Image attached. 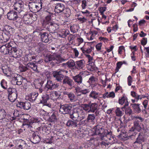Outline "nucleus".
Here are the masks:
<instances>
[{
    "instance_id": "1",
    "label": "nucleus",
    "mask_w": 149,
    "mask_h": 149,
    "mask_svg": "<svg viewBox=\"0 0 149 149\" xmlns=\"http://www.w3.org/2000/svg\"><path fill=\"white\" fill-rule=\"evenodd\" d=\"M41 23L42 27L52 33L56 32L59 28V25L56 23L52 19L42 21Z\"/></svg>"
},
{
    "instance_id": "2",
    "label": "nucleus",
    "mask_w": 149,
    "mask_h": 149,
    "mask_svg": "<svg viewBox=\"0 0 149 149\" xmlns=\"http://www.w3.org/2000/svg\"><path fill=\"white\" fill-rule=\"evenodd\" d=\"M97 104L95 103L91 102L88 104H82L83 109L88 113H94L97 110Z\"/></svg>"
},
{
    "instance_id": "3",
    "label": "nucleus",
    "mask_w": 149,
    "mask_h": 149,
    "mask_svg": "<svg viewBox=\"0 0 149 149\" xmlns=\"http://www.w3.org/2000/svg\"><path fill=\"white\" fill-rule=\"evenodd\" d=\"M17 45L14 42H10L9 43V48L8 54L11 55L13 57H17Z\"/></svg>"
},
{
    "instance_id": "4",
    "label": "nucleus",
    "mask_w": 149,
    "mask_h": 149,
    "mask_svg": "<svg viewBox=\"0 0 149 149\" xmlns=\"http://www.w3.org/2000/svg\"><path fill=\"white\" fill-rule=\"evenodd\" d=\"M65 72L67 73L68 71L64 70H58L53 72V75L56 80L58 81L62 82L65 77Z\"/></svg>"
},
{
    "instance_id": "5",
    "label": "nucleus",
    "mask_w": 149,
    "mask_h": 149,
    "mask_svg": "<svg viewBox=\"0 0 149 149\" xmlns=\"http://www.w3.org/2000/svg\"><path fill=\"white\" fill-rule=\"evenodd\" d=\"M8 94V97L9 100L12 102H14L17 97V92L14 88H9L7 89Z\"/></svg>"
},
{
    "instance_id": "6",
    "label": "nucleus",
    "mask_w": 149,
    "mask_h": 149,
    "mask_svg": "<svg viewBox=\"0 0 149 149\" xmlns=\"http://www.w3.org/2000/svg\"><path fill=\"white\" fill-rule=\"evenodd\" d=\"M60 111L63 114H69L70 113L72 110V106L71 104H65L60 105Z\"/></svg>"
},
{
    "instance_id": "7",
    "label": "nucleus",
    "mask_w": 149,
    "mask_h": 149,
    "mask_svg": "<svg viewBox=\"0 0 149 149\" xmlns=\"http://www.w3.org/2000/svg\"><path fill=\"white\" fill-rule=\"evenodd\" d=\"M59 86L58 84H55L50 80H47V83L44 88L45 92H47L49 90H52L57 88Z\"/></svg>"
},
{
    "instance_id": "8",
    "label": "nucleus",
    "mask_w": 149,
    "mask_h": 149,
    "mask_svg": "<svg viewBox=\"0 0 149 149\" xmlns=\"http://www.w3.org/2000/svg\"><path fill=\"white\" fill-rule=\"evenodd\" d=\"M94 42H88L87 45H85L83 47H81V49L83 53L84 54L90 53L94 48V45L93 44Z\"/></svg>"
},
{
    "instance_id": "9",
    "label": "nucleus",
    "mask_w": 149,
    "mask_h": 149,
    "mask_svg": "<svg viewBox=\"0 0 149 149\" xmlns=\"http://www.w3.org/2000/svg\"><path fill=\"white\" fill-rule=\"evenodd\" d=\"M17 106L24 110H28L31 108V104L28 101L25 102H19L17 103Z\"/></svg>"
},
{
    "instance_id": "10",
    "label": "nucleus",
    "mask_w": 149,
    "mask_h": 149,
    "mask_svg": "<svg viewBox=\"0 0 149 149\" xmlns=\"http://www.w3.org/2000/svg\"><path fill=\"white\" fill-rule=\"evenodd\" d=\"M79 108L76 107L69 114L70 118L74 121H77L79 118Z\"/></svg>"
},
{
    "instance_id": "11",
    "label": "nucleus",
    "mask_w": 149,
    "mask_h": 149,
    "mask_svg": "<svg viewBox=\"0 0 149 149\" xmlns=\"http://www.w3.org/2000/svg\"><path fill=\"white\" fill-rule=\"evenodd\" d=\"M13 7L15 10L17 11L18 13H19L24 9L23 3L22 1L15 2Z\"/></svg>"
},
{
    "instance_id": "12",
    "label": "nucleus",
    "mask_w": 149,
    "mask_h": 149,
    "mask_svg": "<svg viewBox=\"0 0 149 149\" xmlns=\"http://www.w3.org/2000/svg\"><path fill=\"white\" fill-rule=\"evenodd\" d=\"M42 100L40 102L49 107H51V104L49 102V95L45 94L42 96Z\"/></svg>"
},
{
    "instance_id": "13",
    "label": "nucleus",
    "mask_w": 149,
    "mask_h": 149,
    "mask_svg": "<svg viewBox=\"0 0 149 149\" xmlns=\"http://www.w3.org/2000/svg\"><path fill=\"white\" fill-rule=\"evenodd\" d=\"M18 12L14 10L10 11L7 14L8 18L9 20H16L18 17L17 15Z\"/></svg>"
},
{
    "instance_id": "14",
    "label": "nucleus",
    "mask_w": 149,
    "mask_h": 149,
    "mask_svg": "<svg viewBox=\"0 0 149 149\" xmlns=\"http://www.w3.org/2000/svg\"><path fill=\"white\" fill-rule=\"evenodd\" d=\"M62 82L63 85H68L70 87H72L74 85V82L73 80L67 76H65Z\"/></svg>"
},
{
    "instance_id": "15",
    "label": "nucleus",
    "mask_w": 149,
    "mask_h": 149,
    "mask_svg": "<svg viewBox=\"0 0 149 149\" xmlns=\"http://www.w3.org/2000/svg\"><path fill=\"white\" fill-rule=\"evenodd\" d=\"M39 34L40 36L41 40L43 42L47 43L51 40L50 38L49 37V35L48 33L46 32H41Z\"/></svg>"
},
{
    "instance_id": "16",
    "label": "nucleus",
    "mask_w": 149,
    "mask_h": 149,
    "mask_svg": "<svg viewBox=\"0 0 149 149\" xmlns=\"http://www.w3.org/2000/svg\"><path fill=\"white\" fill-rule=\"evenodd\" d=\"M65 8L64 4L62 3H57L56 4L54 11L58 13L63 12Z\"/></svg>"
},
{
    "instance_id": "17",
    "label": "nucleus",
    "mask_w": 149,
    "mask_h": 149,
    "mask_svg": "<svg viewBox=\"0 0 149 149\" xmlns=\"http://www.w3.org/2000/svg\"><path fill=\"white\" fill-rule=\"evenodd\" d=\"M143 135V134L142 133H140L136 138V141L134 143V144H137L136 146H138V144H139L141 146H142V143L145 141V139Z\"/></svg>"
},
{
    "instance_id": "18",
    "label": "nucleus",
    "mask_w": 149,
    "mask_h": 149,
    "mask_svg": "<svg viewBox=\"0 0 149 149\" xmlns=\"http://www.w3.org/2000/svg\"><path fill=\"white\" fill-rule=\"evenodd\" d=\"M134 126H133L130 129L131 131L134 132L135 130H137L139 132L141 129L140 126V123L138 120H135L134 122Z\"/></svg>"
},
{
    "instance_id": "19",
    "label": "nucleus",
    "mask_w": 149,
    "mask_h": 149,
    "mask_svg": "<svg viewBox=\"0 0 149 149\" xmlns=\"http://www.w3.org/2000/svg\"><path fill=\"white\" fill-rule=\"evenodd\" d=\"M63 95H65L66 97H67L72 102L74 101L75 96L73 93L66 91H63Z\"/></svg>"
},
{
    "instance_id": "20",
    "label": "nucleus",
    "mask_w": 149,
    "mask_h": 149,
    "mask_svg": "<svg viewBox=\"0 0 149 149\" xmlns=\"http://www.w3.org/2000/svg\"><path fill=\"white\" fill-rule=\"evenodd\" d=\"M85 61L84 60H81L75 62V68L79 70L82 69L85 66Z\"/></svg>"
},
{
    "instance_id": "21",
    "label": "nucleus",
    "mask_w": 149,
    "mask_h": 149,
    "mask_svg": "<svg viewBox=\"0 0 149 149\" xmlns=\"http://www.w3.org/2000/svg\"><path fill=\"white\" fill-rule=\"evenodd\" d=\"M53 61H56V63L58 64L62 61H65V60L61 58L60 55L56 54V53H54L53 54Z\"/></svg>"
},
{
    "instance_id": "22",
    "label": "nucleus",
    "mask_w": 149,
    "mask_h": 149,
    "mask_svg": "<svg viewBox=\"0 0 149 149\" xmlns=\"http://www.w3.org/2000/svg\"><path fill=\"white\" fill-rule=\"evenodd\" d=\"M38 120L37 119H35L34 121L33 122L31 120L24 119L23 125L25 126L27 128L31 127L32 124L34 122H37Z\"/></svg>"
},
{
    "instance_id": "23",
    "label": "nucleus",
    "mask_w": 149,
    "mask_h": 149,
    "mask_svg": "<svg viewBox=\"0 0 149 149\" xmlns=\"http://www.w3.org/2000/svg\"><path fill=\"white\" fill-rule=\"evenodd\" d=\"M24 22L25 24H30L32 23V19L29 14L24 15L23 17Z\"/></svg>"
},
{
    "instance_id": "24",
    "label": "nucleus",
    "mask_w": 149,
    "mask_h": 149,
    "mask_svg": "<svg viewBox=\"0 0 149 149\" xmlns=\"http://www.w3.org/2000/svg\"><path fill=\"white\" fill-rule=\"evenodd\" d=\"M111 133L109 132L107 129L104 130L103 131V140L107 141L108 140H110Z\"/></svg>"
},
{
    "instance_id": "25",
    "label": "nucleus",
    "mask_w": 149,
    "mask_h": 149,
    "mask_svg": "<svg viewBox=\"0 0 149 149\" xmlns=\"http://www.w3.org/2000/svg\"><path fill=\"white\" fill-rule=\"evenodd\" d=\"M32 142L34 144L38 143L41 139L39 136L36 133H33L32 134V137L31 139Z\"/></svg>"
},
{
    "instance_id": "26",
    "label": "nucleus",
    "mask_w": 149,
    "mask_h": 149,
    "mask_svg": "<svg viewBox=\"0 0 149 149\" xmlns=\"http://www.w3.org/2000/svg\"><path fill=\"white\" fill-rule=\"evenodd\" d=\"M84 109L79 108V116L80 121L85 118L87 115V112Z\"/></svg>"
},
{
    "instance_id": "27",
    "label": "nucleus",
    "mask_w": 149,
    "mask_h": 149,
    "mask_svg": "<svg viewBox=\"0 0 149 149\" xmlns=\"http://www.w3.org/2000/svg\"><path fill=\"white\" fill-rule=\"evenodd\" d=\"M9 48V43L3 45L0 47V52L4 54H8Z\"/></svg>"
},
{
    "instance_id": "28",
    "label": "nucleus",
    "mask_w": 149,
    "mask_h": 149,
    "mask_svg": "<svg viewBox=\"0 0 149 149\" xmlns=\"http://www.w3.org/2000/svg\"><path fill=\"white\" fill-rule=\"evenodd\" d=\"M83 76V75L82 74H79L76 76L73 77V78L75 82H77L78 84H80L82 82Z\"/></svg>"
},
{
    "instance_id": "29",
    "label": "nucleus",
    "mask_w": 149,
    "mask_h": 149,
    "mask_svg": "<svg viewBox=\"0 0 149 149\" xmlns=\"http://www.w3.org/2000/svg\"><path fill=\"white\" fill-rule=\"evenodd\" d=\"M16 20L13 22L14 25L18 28L21 27L23 24V19L22 18L18 17Z\"/></svg>"
},
{
    "instance_id": "30",
    "label": "nucleus",
    "mask_w": 149,
    "mask_h": 149,
    "mask_svg": "<svg viewBox=\"0 0 149 149\" xmlns=\"http://www.w3.org/2000/svg\"><path fill=\"white\" fill-rule=\"evenodd\" d=\"M44 11L47 15L45 17L42 21L47 20L49 19H52L51 16L53 15V13H52V10L49 9H45Z\"/></svg>"
},
{
    "instance_id": "31",
    "label": "nucleus",
    "mask_w": 149,
    "mask_h": 149,
    "mask_svg": "<svg viewBox=\"0 0 149 149\" xmlns=\"http://www.w3.org/2000/svg\"><path fill=\"white\" fill-rule=\"evenodd\" d=\"M139 105V104H131V106L135 113H138L141 112V110L140 108Z\"/></svg>"
},
{
    "instance_id": "32",
    "label": "nucleus",
    "mask_w": 149,
    "mask_h": 149,
    "mask_svg": "<svg viewBox=\"0 0 149 149\" xmlns=\"http://www.w3.org/2000/svg\"><path fill=\"white\" fill-rule=\"evenodd\" d=\"M102 129V127L100 129L97 128L96 129H94L93 130V133L92 135H99L100 136V139L102 140V133L101 132Z\"/></svg>"
},
{
    "instance_id": "33",
    "label": "nucleus",
    "mask_w": 149,
    "mask_h": 149,
    "mask_svg": "<svg viewBox=\"0 0 149 149\" xmlns=\"http://www.w3.org/2000/svg\"><path fill=\"white\" fill-rule=\"evenodd\" d=\"M87 67L88 70L91 71H96L97 68L96 67L93 62L89 63L87 65Z\"/></svg>"
},
{
    "instance_id": "34",
    "label": "nucleus",
    "mask_w": 149,
    "mask_h": 149,
    "mask_svg": "<svg viewBox=\"0 0 149 149\" xmlns=\"http://www.w3.org/2000/svg\"><path fill=\"white\" fill-rule=\"evenodd\" d=\"M27 67L31 68L35 72L39 73V71L37 69V66L36 64L34 63H29L26 65Z\"/></svg>"
},
{
    "instance_id": "35",
    "label": "nucleus",
    "mask_w": 149,
    "mask_h": 149,
    "mask_svg": "<svg viewBox=\"0 0 149 149\" xmlns=\"http://www.w3.org/2000/svg\"><path fill=\"white\" fill-rule=\"evenodd\" d=\"M76 121L72 120H69L66 123V125L72 128L76 127L77 126V124Z\"/></svg>"
},
{
    "instance_id": "36",
    "label": "nucleus",
    "mask_w": 149,
    "mask_h": 149,
    "mask_svg": "<svg viewBox=\"0 0 149 149\" xmlns=\"http://www.w3.org/2000/svg\"><path fill=\"white\" fill-rule=\"evenodd\" d=\"M44 83V81L43 80L40 79H38L36 80V84L35 85L36 88L37 89L41 88V87L42 86Z\"/></svg>"
},
{
    "instance_id": "37",
    "label": "nucleus",
    "mask_w": 149,
    "mask_h": 149,
    "mask_svg": "<svg viewBox=\"0 0 149 149\" xmlns=\"http://www.w3.org/2000/svg\"><path fill=\"white\" fill-rule=\"evenodd\" d=\"M2 35L3 38H2L3 42H6L9 40L10 36V34H8V33H7L5 32H4L3 33L2 32Z\"/></svg>"
},
{
    "instance_id": "38",
    "label": "nucleus",
    "mask_w": 149,
    "mask_h": 149,
    "mask_svg": "<svg viewBox=\"0 0 149 149\" xmlns=\"http://www.w3.org/2000/svg\"><path fill=\"white\" fill-rule=\"evenodd\" d=\"M5 29L4 32L10 34V35L11 34L13 33L14 31V29L11 26L8 25L5 26Z\"/></svg>"
},
{
    "instance_id": "39",
    "label": "nucleus",
    "mask_w": 149,
    "mask_h": 149,
    "mask_svg": "<svg viewBox=\"0 0 149 149\" xmlns=\"http://www.w3.org/2000/svg\"><path fill=\"white\" fill-rule=\"evenodd\" d=\"M67 67L73 69H75V62L73 60H69L67 62Z\"/></svg>"
},
{
    "instance_id": "40",
    "label": "nucleus",
    "mask_w": 149,
    "mask_h": 149,
    "mask_svg": "<svg viewBox=\"0 0 149 149\" xmlns=\"http://www.w3.org/2000/svg\"><path fill=\"white\" fill-rule=\"evenodd\" d=\"M38 95V93H32L30 96L28 98V100L30 102H33L35 101Z\"/></svg>"
},
{
    "instance_id": "41",
    "label": "nucleus",
    "mask_w": 149,
    "mask_h": 149,
    "mask_svg": "<svg viewBox=\"0 0 149 149\" xmlns=\"http://www.w3.org/2000/svg\"><path fill=\"white\" fill-rule=\"evenodd\" d=\"M17 76L15 77H14L12 78V83L14 84H15V81H22L23 77L21 76L18 75L17 74H16Z\"/></svg>"
},
{
    "instance_id": "42",
    "label": "nucleus",
    "mask_w": 149,
    "mask_h": 149,
    "mask_svg": "<svg viewBox=\"0 0 149 149\" xmlns=\"http://www.w3.org/2000/svg\"><path fill=\"white\" fill-rule=\"evenodd\" d=\"M56 113L55 112L53 113L51 115L50 114V116L49 118V120L52 122H56L57 120V118L56 116Z\"/></svg>"
},
{
    "instance_id": "43",
    "label": "nucleus",
    "mask_w": 149,
    "mask_h": 149,
    "mask_svg": "<svg viewBox=\"0 0 149 149\" xmlns=\"http://www.w3.org/2000/svg\"><path fill=\"white\" fill-rule=\"evenodd\" d=\"M95 118V115L94 114H89L87 118L85 119V121L87 123L91 122L93 121Z\"/></svg>"
},
{
    "instance_id": "44",
    "label": "nucleus",
    "mask_w": 149,
    "mask_h": 149,
    "mask_svg": "<svg viewBox=\"0 0 149 149\" xmlns=\"http://www.w3.org/2000/svg\"><path fill=\"white\" fill-rule=\"evenodd\" d=\"M115 96V94L113 92H112L108 94V93L107 92L104 94H103V98L106 97L114 98Z\"/></svg>"
},
{
    "instance_id": "45",
    "label": "nucleus",
    "mask_w": 149,
    "mask_h": 149,
    "mask_svg": "<svg viewBox=\"0 0 149 149\" xmlns=\"http://www.w3.org/2000/svg\"><path fill=\"white\" fill-rule=\"evenodd\" d=\"M91 90L90 89H79V91H78L77 92L78 93H80L82 94L86 95L90 92L91 91Z\"/></svg>"
},
{
    "instance_id": "46",
    "label": "nucleus",
    "mask_w": 149,
    "mask_h": 149,
    "mask_svg": "<svg viewBox=\"0 0 149 149\" xmlns=\"http://www.w3.org/2000/svg\"><path fill=\"white\" fill-rule=\"evenodd\" d=\"M91 93L89 95V96L94 99L97 98L98 97V93L94 91H91Z\"/></svg>"
},
{
    "instance_id": "47",
    "label": "nucleus",
    "mask_w": 149,
    "mask_h": 149,
    "mask_svg": "<svg viewBox=\"0 0 149 149\" xmlns=\"http://www.w3.org/2000/svg\"><path fill=\"white\" fill-rule=\"evenodd\" d=\"M53 59V55H47L45 58L44 61L46 63H48Z\"/></svg>"
},
{
    "instance_id": "48",
    "label": "nucleus",
    "mask_w": 149,
    "mask_h": 149,
    "mask_svg": "<svg viewBox=\"0 0 149 149\" xmlns=\"http://www.w3.org/2000/svg\"><path fill=\"white\" fill-rule=\"evenodd\" d=\"M6 115V113L5 110L3 109L0 110V120L4 119Z\"/></svg>"
},
{
    "instance_id": "49",
    "label": "nucleus",
    "mask_w": 149,
    "mask_h": 149,
    "mask_svg": "<svg viewBox=\"0 0 149 149\" xmlns=\"http://www.w3.org/2000/svg\"><path fill=\"white\" fill-rule=\"evenodd\" d=\"M26 60L29 61H31L32 60L36 59V57L31 54H29L26 55Z\"/></svg>"
},
{
    "instance_id": "50",
    "label": "nucleus",
    "mask_w": 149,
    "mask_h": 149,
    "mask_svg": "<svg viewBox=\"0 0 149 149\" xmlns=\"http://www.w3.org/2000/svg\"><path fill=\"white\" fill-rule=\"evenodd\" d=\"M96 78L93 76L91 77L89 79L88 82L91 84L93 85L96 83Z\"/></svg>"
},
{
    "instance_id": "51",
    "label": "nucleus",
    "mask_w": 149,
    "mask_h": 149,
    "mask_svg": "<svg viewBox=\"0 0 149 149\" xmlns=\"http://www.w3.org/2000/svg\"><path fill=\"white\" fill-rule=\"evenodd\" d=\"M127 100V98L124 95H123L121 99H119V103L120 104L123 105Z\"/></svg>"
},
{
    "instance_id": "52",
    "label": "nucleus",
    "mask_w": 149,
    "mask_h": 149,
    "mask_svg": "<svg viewBox=\"0 0 149 149\" xmlns=\"http://www.w3.org/2000/svg\"><path fill=\"white\" fill-rule=\"evenodd\" d=\"M123 111L120 110L119 108L117 107L115 111V113L117 116H120L123 115Z\"/></svg>"
},
{
    "instance_id": "53",
    "label": "nucleus",
    "mask_w": 149,
    "mask_h": 149,
    "mask_svg": "<svg viewBox=\"0 0 149 149\" xmlns=\"http://www.w3.org/2000/svg\"><path fill=\"white\" fill-rule=\"evenodd\" d=\"M7 82L4 79H3L1 82V85L2 87L5 89H6L7 88Z\"/></svg>"
},
{
    "instance_id": "54",
    "label": "nucleus",
    "mask_w": 149,
    "mask_h": 149,
    "mask_svg": "<svg viewBox=\"0 0 149 149\" xmlns=\"http://www.w3.org/2000/svg\"><path fill=\"white\" fill-rule=\"evenodd\" d=\"M63 13L66 15V17H68L71 14L70 10L68 8H65L63 10Z\"/></svg>"
},
{
    "instance_id": "55",
    "label": "nucleus",
    "mask_w": 149,
    "mask_h": 149,
    "mask_svg": "<svg viewBox=\"0 0 149 149\" xmlns=\"http://www.w3.org/2000/svg\"><path fill=\"white\" fill-rule=\"evenodd\" d=\"M36 3L34 2H29V9L32 10H36L35 6Z\"/></svg>"
},
{
    "instance_id": "56",
    "label": "nucleus",
    "mask_w": 149,
    "mask_h": 149,
    "mask_svg": "<svg viewBox=\"0 0 149 149\" xmlns=\"http://www.w3.org/2000/svg\"><path fill=\"white\" fill-rule=\"evenodd\" d=\"M35 6L36 11H39L42 9V4L41 3H39L36 4Z\"/></svg>"
},
{
    "instance_id": "57",
    "label": "nucleus",
    "mask_w": 149,
    "mask_h": 149,
    "mask_svg": "<svg viewBox=\"0 0 149 149\" xmlns=\"http://www.w3.org/2000/svg\"><path fill=\"white\" fill-rule=\"evenodd\" d=\"M1 69L3 73L6 74H7L8 73V72L9 71V69L6 66H3L2 67Z\"/></svg>"
},
{
    "instance_id": "58",
    "label": "nucleus",
    "mask_w": 149,
    "mask_h": 149,
    "mask_svg": "<svg viewBox=\"0 0 149 149\" xmlns=\"http://www.w3.org/2000/svg\"><path fill=\"white\" fill-rule=\"evenodd\" d=\"M126 114L130 116L132 114V109L130 107H128L125 110Z\"/></svg>"
},
{
    "instance_id": "59",
    "label": "nucleus",
    "mask_w": 149,
    "mask_h": 149,
    "mask_svg": "<svg viewBox=\"0 0 149 149\" xmlns=\"http://www.w3.org/2000/svg\"><path fill=\"white\" fill-rule=\"evenodd\" d=\"M132 77L130 75L127 78L128 84L129 86L131 85V83L132 82Z\"/></svg>"
},
{
    "instance_id": "60",
    "label": "nucleus",
    "mask_w": 149,
    "mask_h": 149,
    "mask_svg": "<svg viewBox=\"0 0 149 149\" xmlns=\"http://www.w3.org/2000/svg\"><path fill=\"white\" fill-rule=\"evenodd\" d=\"M141 44L144 46L147 43V38H142V40H141Z\"/></svg>"
},
{
    "instance_id": "61",
    "label": "nucleus",
    "mask_w": 149,
    "mask_h": 149,
    "mask_svg": "<svg viewBox=\"0 0 149 149\" xmlns=\"http://www.w3.org/2000/svg\"><path fill=\"white\" fill-rule=\"evenodd\" d=\"M102 45V44L101 42L99 43L96 45L95 47L97 51H100L101 50Z\"/></svg>"
},
{
    "instance_id": "62",
    "label": "nucleus",
    "mask_w": 149,
    "mask_h": 149,
    "mask_svg": "<svg viewBox=\"0 0 149 149\" xmlns=\"http://www.w3.org/2000/svg\"><path fill=\"white\" fill-rule=\"evenodd\" d=\"M131 95L133 97L135 98L136 99L138 100V97H139V95L136 93L135 92L131 91Z\"/></svg>"
},
{
    "instance_id": "63",
    "label": "nucleus",
    "mask_w": 149,
    "mask_h": 149,
    "mask_svg": "<svg viewBox=\"0 0 149 149\" xmlns=\"http://www.w3.org/2000/svg\"><path fill=\"white\" fill-rule=\"evenodd\" d=\"M39 48L40 51H42L44 50L45 48V46L44 44L43 43H40L39 44Z\"/></svg>"
},
{
    "instance_id": "64",
    "label": "nucleus",
    "mask_w": 149,
    "mask_h": 149,
    "mask_svg": "<svg viewBox=\"0 0 149 149\" xmlns=\"http://www.w3.org/2000/svg\"><path fill=\"white\" fill-rule=\"evenodd\" d=\"M78 19L82 23L86 22L87 20V19L85 18L84 17H79L78 18Z\"/></svg>"
}]
</instances>
